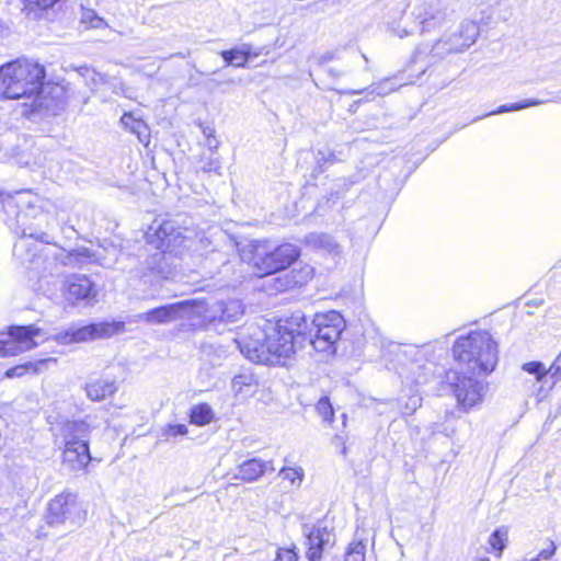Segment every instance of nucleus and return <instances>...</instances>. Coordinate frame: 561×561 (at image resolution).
<instances>
[{
	"instance_id": "52",
	"label": "nucleus",
	"mask_w": 561,
	"mask_h": 561,
	"mask_svg": "<svg viewBox=\"0 0 561 561\" xmlns=\"http://www.w3.org/2000/svg\"><path fill=\"white\" fill-rule=\"evenodd\" d=\"M478 561H490V559L489 558H481Z\"/></svg>"
},
{
	"instance_id": "18",
	"label": "nucleus",
	"mask_w": 561,
	"mask_h": 561,
	"mask_svg": "<svg viewBox=\"0 0 561 561\" xmlns=\"http://www.w3.org/2000/svg\"><path fill=\"white\" fill-rule=\"evenodd\" d=\"M84 391L91 401L100 402L112 397L117 391L115 380L99 378L85 383Z\"/></svg>"
},
{
	"instance_id": "31",
	"label": "nucleus",
	"mask_w": 561,
	"mask_h": 561,
	"mask_svg": "<svg viewBox=\"0 0 561 561\" xmlns=\"http://www.w3.org/2000/svg\"><path fill=\"white\" fill-rule=\"evenodd\" d=\"M410 370L413 374V381L415 383H424V382H426L428 376L433 374L432 364L431 363H426V364H423V365H416L414 363V364H412V367L410 368Z\"/></svg>"
},
{
	"instance_id": "7",
	"label": "nucleus",
	"mask_w": 561,
	"mask_h": 561,
	"mask_svg": "<svg viewBox=\"0 0 561 561\" xmlns=\"http://www.w3.org/2000/svg\"><path fill=\"white\" fill-rule=\"evenodd\" d=\"M47 524L53 527L65 526L67 531L81 525L83 512L72 493H61L48 504Z\"/></svg>"
},
{
	"instance_id": "22",
	"label": "nucleus",
	"mask_w": 561,
	"mask_h": 561,
	"mask_svg": "<svg viewBox=\"0 0 561 561\" xmlns=\"http://www.w3.org/2000/svg\"><path fill=\"white\" fill-rule=\"evenodd\" d=\"M61 0H22V11L28 19H48L54 12L55 5Z\"/></svg>"
},
{
	"instance_id": "36",
	"label": "nucleus",
	"mask_w": 561,
	"mask_h": 561,
	"mask_svg": "<svg viewBox=\"0 0 561 561\" xmlns=\"http://www.w3.org/2000/svg\"><path fill=\"white\" fill-rule=\"evenodd\" d=\"M186 434L187 426L184 424H170L162 432V436L165 437V439L184 436Z\"/></svg>"
},
{
	"instance_id": "42",
	"label": "nucleus",
	"mask_w": 561,
	"mask_h": 561,
	"mask_svg": "<svg viewBox=\"0 0 561 561\" xmlns=\"http://www.w3.org/2000/svg\"><path fill=\"white\" fill-rule=\"evenodd\" d=\"M298 556L295 551V548H278L276 558L274 561H297Z\"/></svg>"
},
{
	"instance_id": "1",
	"label": "nucleus",
	"mask_w": 561,
	"mask_h": 561,
	"mask_svg": "<svg viewBox=\"0 0 561 561\" xmlns=\"http://www.w3.org/2000/svg\"><path fill=\"white\" fill-rule=\"evenodd\" d=\"M459 370L446 374L457 402L465 411L482 401L485 385L474 376L489 374L497 364V345L486 331H473L457 337L453 346Z\"/></svg>"
},
{
	"instance_id": "35",
	"label": "nucleus",
	"mask_w": 561,
	"mask_h": 561,
	"mask_svg": "<svg viewBox=\"0 0 561 561\" xmlns=\"http://www.w3.org/2000/svg\"><path fill=\"white\" fill-rule=\"evenodd\" d=\"M121 121L125 126H129V124H131L130 131L137 134L138 138L141 139L142 133L147 129V126L142 121L134 119L133 115L129 113H125Z\"/></svg>"
},
{
	"instance_id": "49",
	"label": "nucleus",
	"mask_w": 561,
	"mask_h": 561,
	"mask_svg": "<svg viewBox=\"0 0 561 561\" xmlns=\"http://www.w3.org/2000/svg\"><path fill=\"white\" fill-rule=\"evenodd\" d=\"M328 73H329L331 77H333V78H337V77H340V76H341V72H340V71H336V70H334V69H332V68L328 70Z\"/></svg>"
},
{
	"instance_id": "2",
	"label": "nucleus",
	"mask_w": 561,
	"mask_h": 561,
	"mask_svg": "<svg viewBox=\"0 0 561 561\" xmlns=\"http://www.w3.org/2000/svg\"><path fill=\"white\" fill-rule=\"evenodd\" d=\"M146 241L152 245L153 253H141L138 256L123 255L127 264L123 266L131 277L151 282L153 277L168 279L173 274V267L170 262L171 256L167 254L179 247L182 242V232L180 228L171 220L156 219L145 233Z\"/></svg>"
},
{
	"instance_id": "19",
	"label": "nucleus",
	"mask_w": 561,
	"mask_h": 561,
	"mask_svg": "<svg viewBox=\"0 0 561 561\" xmlns=\"http://www.w3.org/2000/svg\"><path fill=\"white\" fill-rule=\"evenodd\" d=\"M306 243L312 249L320 250L332 256H339L342 253V247L335 238L325 232H312L306 236Z\"/></svg>"
},
{
	"instance_id": "50",
	"label": "nucleus",
	"mask_w": 561,
	"mask_h": 561,
	"mask_svg": "<svg viewBox=\"0 0 561 561\" xmlns=\"http://www.w3.org/2000/svg\"><path fill=\"white\" fill-rule=\"evenodd\" d=\"M348 93L353 94V95L360 94V93H363V90H351Z\"/></svg>"
},
{
	"instance_id": "47",
	"label": "nucleus",
	"mask_w": 561,
	"mask_h": 561,
	"mask_svg": "<svg viewBox=\"0 0 561 561\" xmlns=\"http://www.w3.org/2000/svg\"><path fill=\"white\" fill-rule=\"evenodd\" d=\"M251 377L244 376V375H238L234 376L232 379V386L233 388L241 390L243 386L250 385Z\"/></svg>"
},
{
	"instance_id": "23",
	"label": "nucleus",
	"mask_w": 561,
	"mask_h": 561,
	"mask_svg": "<svg viewBox=\"0 0 561 561\" xmlns=\"http://www.w3.org/2000/svg\"><path fill=\"white\" fill-rule=\"evenodd\" d=\"M220 56L224 58L227 65L239 68L245 67L250 58V46L242 45L241 47L222 50L220 51Z\"/></svg>"
},
{
	"instance_id": "10",
	"label": "nucleus",
	"mask_w": 561,
	"mask_h": 561,
	"mask_svg": "<svg viewBox=\"0 0 561 561\" xmlns=\"http://www.w3.org/2000/svg\"><path fill=\"white\" fill-rule=\"evenodd\" d=\"M196 300H182L152 308L138 316L147 324H167L178 320L192 319Z\"/></svg>"
},
{
	"instance_id": "6",
	"label": "nucleus",
	"mask_w": 561,
	"mask_h": 561,
	"mask_svg": "<svg viewBox=\"0 0 561 561\" xmlns=\"http://www.w3.org/2000/svg\"><path fill=\"white\" fill-rule=\"evenodd\" d=\"M309 332V344L317 352H335V343L345 329V321L340 312L318 313L312 320Z\"/></svg>"
},
{
	"instance_id": "3",
	"label": "nucleus",
	"mask_w": 561,
	"mask_h": 561,
	"mask_svg": "<svg viewBox=\"0 0 561 561\" xmlns=\"http://www.w3.org/2000/svg\"><path fill=\"white\" fill-rule=\"evenodd\" d=\"M309 324L301 311L279 319L273 332L265 335L263 342H238L240 352L251 362L271 365L279 358H288L297 350L309 344Z\"/></svg>"
},
{
	"instance_id": "13",
	"label": "nucleus",
	"mask_w": 561,
	"mask_h": 561,
	"mask_svg": "<svg viewBox=\"0 0 561 561\" xmlns=\"http://www.w3.org/2000/svg\"><path fill=\"white\" fill-rule=\"evenodd\" d=\"M302 533L306 537L308 551L307 558L309 561H321L322 553L334 545V535L322 523L314 525L305 524Z\"/></svg>"
},
{
	"instance_id": "11",
	"label": "nucleus",
	"mask_w": 561,
	"mask_h": 561,
	"mask_svg": "<svg viewBox=\"0 0 561 561\" xmlns=\"http://www.w3.org/2000/svg\"><path fill=\"white\" fill-rule=\"evenodd\" d=\"M448 44L450 42H447L444 36L432 46L427 44L419 45L413 53L410 67H416L420 76L424 75L434 64L444 59L447 55L457 53V48Z\"/></svg>"
},
{
	"instance_id": "29",
	"label": "nucleus",
	"mask_w": 561,
	"mask_h": 561,
	"mask_svg": "<svg viewBox=\"0 0 561 561\" xmlns=\"http://www.w3.org/2000/svg\"><path fill=\"white\" fill-rule=\"evenodd\" d=\"M81 22L92 28H102L106 26L103 18L99 16L93 9H85L82 7Z\"/></svg>"
},
{
	"instance_id": "37",
	"label": "nucleus",
	"mask_w": 561,
	"mask_h": 561,
	"mask_svg": "<svg viewBox=\"0 0 561 561\" xmlns=\"http://www.w3.org/2000/svg\"><path fill=\"white\" fill-rule=\"evenodd\" d=\"M279 476H282L285 480L290 481V483L299 485L302 481L304 473L299 469H293V468H283L279 471Z\"/></svg>"
},
{
	"instance_id": "32",
	"label": "nucleus",
	"mask_w": 561,
	"mask_h": 561,
	"mask_svg": "<svg viewBox=\"0 0 561 561\" xmlns=\"http://www.w3.org/2000/svg\"><path fill=\"white\" fill-rule=\"evenodd\" d=\"M366 546L363 541L352 542L345 553V561H364Z\"/></svg>"
},
{
	"instance_id": "30",
	"label": "nucleus",
	"mask_w": 561,
	"mask_h": 561,
	"mask_svg": "<svg viewBox=\"0 0 561 561\" xmlns=\"http://www.w3.org/2000/svg\"><path fill=\"white\" fill-rule=\"evenodd\" d=\"M506 541H507V530L503 529V528L495 529L489 538V543L491 545V547L494 550L497 551L499 557L502 554V551L505 549Z\"/></svg>"
},
{
	"instance_id": "43",
	"label": "nucleus",
	"mask_w": 561,
	"mask_h": 561,
	"mask_svg": "<svg viewBox=\"0 0 561 561\" xmlns=\"http://www.w3.org/2000/svg\"><path fill=\"white\" fill-rule=\"evenodd\" d=\"M214 129L211 128H205L203 130L204 135L206 136V146L209 150V152H216L219 146V141L214 136Z\"/></svg>"
},
{
	"instance_id": "39",
	"label": "nucleus",
	"mask_w": 561,
	"mask_h": 561,
	"mask_svg": "<svg viewBox=\"0 0 561 561\" xmlns=\"http://www.w3.org/2000/svg\"><path fill=\"white\" fill-rule=\"evenodd\" d=\"M317 410L325 421H330L334 414L333 408L328 398H322L318 401Z\"/></svg>"
},
{
	"instance_id": "16",
	"label": "nucleus",
	"mask_w": 561,
	"mask_h": 561,
	"mask_svg": "<svg viewBox=\"0 0 561 561\" xmlns=\"http://www.w3.org/2000/svg\"><path fill=\"white\" fill-rule=\"evenodd\" d=\"M275 467L272 460L264 461L260 458H252L238 466L236 478L244 482H253L267 472H274Z\"/></svg>"
},
{
	"instance_id": "17",
	"label": "nucleus",
	"mask_w": 561,
	"mask_h": 561,
	"mask_svg": "<svg viewBox=\"0 0 561 561\" xmlns=\"http://www.w3.org/2000/svg\"><path fill=\"white\" fill-rule=\"evenodd\" d=\"M479 35V27L474 22H465L460 26L459 33H453L445 36L449 46H455L457 53H462L468 49L477 39Z\"/></svg>"
},
{
	"instance_id": "9",
	"label": "nucleus",
	"mask_w": 561,
	"mask_h": 561,
	"mask_svg": "<svg viewBox=\"0 0 561 561\" xmlns=\"http://www.w3.org/2000/svg\"><path fill=\"white\" fill-rule=\"evenodd\" d=\"M124 330L123 322H98L89 323L82 327L77 324L69 325L66 330L57 333L55 340L59 344H72L89 342L98 339L111 337Z\"/></svg>"
},
{
	"instance_id": "28",
	"label": "nucleus",
	"mask_w": 561,
	"mask_h": 561,
	"mask_svg": "<svg viewBox=\"0 0 561 561\" xmlns=\"http://www.w3.org/2000/svg\"><path fill=\"white\" fill-rule=\"evenodd\" d=\"M335 161H336L335 154L330 149L318 150L316 153L314 172L323 173L327 169V164L334 163Z\"/></svg>"
},
{
	"instance_id": "53",
	"label": "nucleus",
	"mask_w": 561,
	"mask_h": 561,
	"mask_svg": "<svg viewBox=\"0 0 561 561\" xmlns=\"http://www.w3.org/2000/svg\"><path fill=\"white\" fill-rule=\"evenodd\" d=\"M415 353H416L417 355H421V354H422V351H421V350H415Z\"/></svg>"
},
{
	"instance_id": "15",
	"label": "nucleus",
	"mask_w": 561,
	"mask_h": 561,
	"mask_svg": "<svg viewBox=\"0 0 561 561\" xmlns=\"http://www.w3.org/2000/svg\"><path fill=\"white\" fill-rule=\"evenodd\" d=\"M91 428L84 421H68L60 428L65 447L89 446Z\"/></svg>"
},
{
	"instance_id": "54",
	"label": "nucleus",
	"mask_w": 561,
	"mask_h": 561,
	"mask_svg": "<svg viewBox=\"0 0 561 561\" xmlns=\"http://www.w3.org/2000/svg\"><path fill=\"white\" fill-rule=\"evenodd\" d=\"M176 55H178V56H180V57H182V58H184V55H183V54H181V53H178Z\"/></svg>"
},
{
	"instance_id": "27",
	"label": "nucleus",
	"mask_w": 561,
	"mask_h": 561,
	"mask_svg": "<svg viewBox=\"0 0 561 561\" xmlns=\"http://www.w3.org/2000/svg\"><path fill=\"white\" fill-rule=\"evenodd\" d=\"M51 359H42L36 363L27 362L25 364L14 366L7 370L5 376L9 378H14V377H21L26 371H30V370L37 373V371L42 370V368Z\"/></svg>"
},
{
	"instance_id": "8",
	"label": "nucleus",
	"mask_w": 561,
	"mask_h": 561,
	"mask_svg": "<svg viewBox=\"0 0 561 561\" xmlns=\"http://www.w3.org/2000/svg\"><path fill=\"white\" fill-rule=\"evenodd\" d=\"M298 256L297 247L290 243L282 244L270 252H263L259 245H254L252 260L257 275L264 276L287 268Z\"/></svg>"
},
{
	"instance_id": "5",
	"label": "nucleus",
	"mask_w": 561,
	"mask_h": 561,
	"mask_svg": "<svg viewBox=\"0 0 561 561\" xmlns=\"http://www.w3.org/2000/svg\"><path fill=\"white\" fill-rule=\"evenodd\" d=\"M2 205L1 219L16 236L34 238L44 243H51L50 237L43 230V199L30 190L13 194L0 193Z\"/></svg>"
},
{
	"instance_id": "45",
	"label": "nucleus",
	"mask_w": 561,
	"mask_h": 561,
	"mask_svg": "<svg viewBox=\"0 0 561 561\" xmlns=\"http://www.w3.org/2000/svg\"><path fill=\"white\" fill-rule=\"evenodd\" d=\"M550 377L556 379L561 375V351L554 362L549 367Z\"/></svg>"
},
{
	"instance_id": "40",
	"label": "nucleus",
	"mask_w": 561,
	"mask_h": 561,
	"mask_svg": "<svg viewBox=\"0 0 561 561\" xmlns=\"http://www.w3.org/2000/svg\"><path fill=\"white\" fill-rule=\"evenodd\" d=\"M428 4L431 7V11L424 12L423 22L439 19L442 15V12L439 9L440 0H430Z\"/></svg>"
},
{
	"instance_id": "34",
	"label": "nucleus",
	"mask_w": 561,
	"mask_h": 561,
	"mask_svg": "<svg viewBox=\"0 0 561 561\" xmlns=\"http://www.w3.org/2000/svg\"><path fill=\"white\" fill-rule=\"evenodd\" d=\"M523 369L531 375H535L538 381H541L545 377L550 375L549 368H546L541 362L525 363L523 365Z\"/></svg>"
},
{
	"instance_id": "33",
	"label": "nucleus",
	"mask_w": 561,
	"mask_h": 561,
	"mask_svg": "<svg viewBox=\"0 0 561 561\" xmlns=\"http://www.w3.org/2000/svg\"><path fill=\"white\" fill-rule=\"evenodd\" d=\"M201 169L204 172H216L218 174L220 173L221 164L218 157H216V152H209L208 156L203 154L201 158Z\"/></svg>"
},
{
	"instance_id": "38",
	"label": "nucleus",
	"mask_w": 561,
	"mask_h": 561,
	"mask_svg": "<svg viewBox=\"0 0 561 561\" xmlns=\"http://www.w3.org/2000/svg\"><path fill=\"white\" fill-rule=\"evenodd\" d=\"M557 545L552 540H548V546L543 548L536 557L530 558L529 561H548L556 553Z\"/></svg>"
},
{
	"instance_id": "48",
	"label": "nucleus",
	"mask_w": 561,
	"mask_h": 561,
	"mask_svg": "<svg viewBox=\"0 0 561 561\" xmlns=\"http://www.w3.org/2000/svg\"><path fill=\"white\" fill-rule=\"evenodd\" d=\"M91 81L94 83V85H98L99 83L105 84L107 83V77L93 70Z\"/></svg>"
},
{
	"instance_id": "46",
	"label": "nucleus",
	"mask_w": 561,
	"mask_h": 561,
	"mask_svg": "<svg viewBox=\"0 0 561 561\" xmlns=\"http://www.w3.org/2000/svg\"><path fill=\"white\" fill-rule=\"evenodd\" d=\"M106 84H110L111 88L113 89V92H115L116 94H124V95H126V90L127 89H126L125 84L122 81H119L117 79H113L112 81H110L107 79V83Z\"/></svg>"
},
{
	"instance_id": "25",
	"label": "nucleus",
	"mask_w": 561,
	"mask_h": 561,
	"mask_svg": "<svg viewBox=\"0 0 561 561\" xmlns=\"http://www.w3.org/2000/svg\"><path fill=\"white\" fill-rule=\"evenodd\" d=\"M215 419V413L208 403H197L191 408L190 421L197 426H205Z\"/></svg>"
},
{
	"instance_id": "41",
	"label": "nucleus",
	"mask_w": 561,
	"mask_h": 561,
	"mask_svg": "<svg viewBox=\"0 0 561 561\" xmlns=\"http://www.w3.org/2000/svg\"><path fill=\"white\" fill-rule=\"evenodd\" d=\"M422 404V398L419 394H413L409 397L408 401L404 404L403 413L407 415L413 414Z\"/></svg>"
},
{
	"instance_id": "26",
	"label": "nucleus",
	"mask_w": 561,
	"mask_h": 561,
	"mask_svg": "<svg viewBox=\"0 0 561 561\" xmlns=\"http://www.w3.org/2000/svg\"><path fill=\"white\" fill-rule=\"evenodd\" d=\"M543 103H545V101H542V100L526 99V100H523L520 102H515V103H511V104L501 105L496 110H494V111L483 115V117L495 115V114H502V113H506V112L520 111V110H524V108H527V107H530V106L540 105V104H543ZM481 118H482V116H481ZM478 119H480V117L474 118L473 122H476Z\"/></svg>"
},
{
	"instance_id": "21",
	"label": "nucleus",
	"mask_w": 561,
	"mask_h": 561,
	"mask_svg": "<svg viewBox=\"0 0 561 561\" xmlns=\"http://www.w3.org/2000/svg\"><path fill=\"white\" fill-rule=\"evenodd\" d=\"M59 261L73 268H82L84 265L94 263L98 255L85 247L77 248L58 256Z\"/></svg>"
},
{
	"instance_id": "14",
	"label": "nucleus",
	"mask_w": 561,
	"mask_h": 561,
	"mask_svg": "<svg viewBox=\"0 0 561 561\" xmlns=\"http://www.w3.org/2000/svg\"><path fill=\"white\" fill-rule=\"evenodd\" d=\"M62 288L66 299L72 302L79 300L89 302L96 297L94 283L85 275H71L64 282Z\"/></svg>"
},
{
	"instance_id": "20",
	"label": "nucleus",
	"mask_w": 561,
	"mask_h": 561,
	"mask_svg": "<svg viewBox=\"0 0 561 561\" xmlns=\"http://www.w3.org/2000/svg\"><path fill=\"white\" fill-rule=\"evenodd\" d=\"M64 463L71 470H84L89 462L92 460L89 446L82 447H64L62 451Z\"/></svg>"
},
{
	"instance_id": "44",
	"label": "nucleus",
	"mask_w": 561,
	"mask_h": 561,
	"mask_svg": "<svg viewBox=\"0 0 561 561\" xmlns=\"http://www.w3.org/2000/svg\"><path fill=\"white\" fill-rule=\"evenodd\" d=\"M366 90H369V93H375L377 95H386L391 92L393 88L388 87V81L386 80L379 83H375Z\"/></svg>"
},
{
	"instance_id": "51",
	"label": "nucleus",
	"mask_w": 561,
	"mask_h": 561,
	"mask_svg": "<svg viewBox=\"0 0 561 561\" xmlns=\"http://www.w3.org/2000/svg\"><path fill=\"white\" fill-rule=\"evenodd\" d=\"M3 28L4 27H3L2 21L0 20V33L2 32Z\"/></svg>"
},
{
	"instance_id": "4",
	"label": "nucleus",
	"mask_w": 561,
	"mask_h": 561,
	"mask_svg": "<svg viewBox=\"0 0 561 561\" xmlns=\"http://www.w3.org/2000/svg\"><path fill=\"white\" fill-rule=\"evenodd\" d=\"M44 66L27 59H18L0 67V94L5 99H23L22 114L32 117L49 111L51 100L44 94Z\"/></svg>"
},
{
	"instance_id": "24",
	"label": "nucleus",
	"mask_w": 561,
	"mask_h": 561,
	"mask_svg": "<svg viewBox=\"0 0 561 561\" xmlns=\"http://www.w3.org/2000/svg\"><path fill=\"white\" fill-rule=\"evenodd\" d=\"M218 307L220 310V319L227 322H234L244 313V307L238 299L221 301Z\"/></svg>"
},
{
	"instance_id": "12",
	"label": "nucleus",
	"mask_w": 561,
	"mask_h": 561,
	"mask_svg": "<svg viewBox=\"0 0 561 561\" xmlns=\"http://www.w3.org/2000/svg\"><path fill=\"white\" fill-rule=\"evenodd\" d=\"M42 330L34 325L11 327L7 340H0V357L12 356L20 352L30 351L37 346L34 341Z\"/></svg>"
}]
</instances>
